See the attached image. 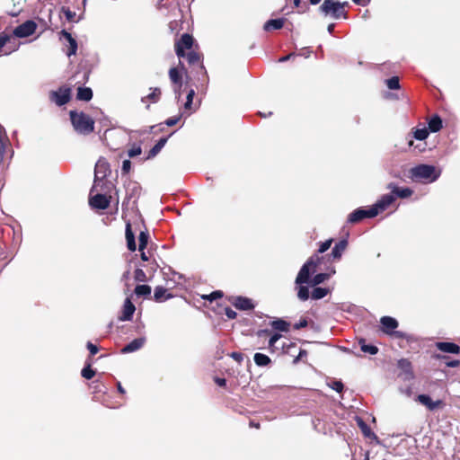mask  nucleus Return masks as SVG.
<instances>
[{
  "label": "nucleus",
  "mask_w": 460,
  "mask_h": 460,
  "mask_svg": "<svg viewBox=\"0 0 460 460\" xmlns=\"http://www.w3.org/2000/svg\"><path fill=\"white\" fill-rule=\"evenodd\" d=\"M174 51L180 60L181 58L187 60L191 72H196L198 80L205 81L208 79L207 70L203 64V54L192 35L183 33L176 40Z\"/></svg>",
  "instance_id": "obj_1"
},
{
  "label": "nucleus",
  "mask_w": 460,
  "mask_h": 460,
  "mask_svg": "<svg viewBox=\"0 0 460 460\" xmlns=\"http://www.w3.org/2000/svg\"><path fill=\"white\" fill-rule=\"evenodd\" d=\"M69 117L75 131L83 136H88L94 131L95 121L84 111H70Z\"/></svg>",
  "instance_id": "obj_2"
},
{
  "label": "nucleus",
  "mask_w": 460,
  "mask_h": 460,
  "mask_svg": "<svg viewBox=\"0 0 460 460\" xmlns=\"http://www.w3.org/2000/svg\"><path fill=\"white\" fill-rule=\"evenodd\" d=\"M349 2H340L336 0H324L318 8V12L324 17H332L339 20L341 18L348 19Z\"/></svg>",
  "instance_id": "obj_3"
},
{
  "label": "nucleus",
  "mask_w": 460,
  "mask_h": 460,
  "mask_svg": "<svg viewBox=\"0 0 460 460\" xmlns=\"http://www.w3.org/2000/svg\"><path fill=\"white\" fill-rule=\"evenodd\" d=\"M323 260V256L320 257L318 254L311 256L300 269L296 278V284L302 285L311 282V275L316 271L318 265L322 263Z\"/></svg>",
  "instance_id": "obj_4"
},
{
  "label": "nucleus",
  "mask_w": 460,
  "mask_h": 460,
  "mask_svg": "<svg viewBox=\"0 0 460 460\" xmlns=\"http://www.w3.org/2000/svg\"><path fill=\"white\" fill-rule=\"evenodd\" d=\"M411 177L415 181H436L439 173L436 172V168L429 164H419L410 171Z\"/></svg>",
  "instance_id": "obj_5"
},
{
  "label": "nucleus",
  "mask_w": 460,
  "mask_h": 460,
  "mask_svg": "<svg viewBox=\"0 0 460 460\" xmlns=\"http://www.w3.org/2000/svg\"><path fill=\"white\" fill-rule=\"evenodd\" d=\"M183 74L186 76V79H189V75L186 66L180 60L179 65L176 67H171L169 69L168 75L169 78L172 82L173 91L178 98L181 96V90L183 85Z\"/></svg>",
  "instance_id": "obj_6"
},
{
  "label": "nucleus",
  "mask_w": 460,
  "mask_h": 460,
  "mask_svg": "<svg viewBox=\"0 0 460 460\" xmlns=\"http://www.w3.org/2000/svg\"><path fill=\"white\" fill-rule=\"evenodd\" d=\"M381 323V331L390 336H393L396 339H406L408 341L412 340V337L402 332L401 331H395L398 327L399 323L395 318L391 316H383L380 319Z\"/></svg>",
  "instance_id": "obj_7"
},
{
  "label": "nucleus",
  "mask_w": 460,
  "mask_h": 460,
  "mask_svg": "<svg viewBox=\"0 0 460 460\" xmlns=\"http://www.w3.org/2000/svg\"><path fill=\"white\" fill-rule=\"evenodd\" d=\"M49 99L58 106H63L70 101L71 90L68 87H60L58 91L50 92Z\"/></svg>",
  "instance_id": "obj_8"
},
{
  "label": "nucleus",
  "mask_w": 460,
  "mask_h": 460,
  "mask_svg": "<svg viewBox=\"0 0 460 460\" xmlns=\"http://www.w3.org/2000/svg\"><path fill=\"white\" fill-rule=\"evenodd\" d=\"M376 216V209L374 210L372 209V208L368 209L359 208L355 209L349 215L348 222L350 224H357L365 218H372L375 217Z\"/></svg>",
  "instance_id": "obj_9"
},
{
  "label": "nucleus",
  "mask_w": 460,
  "mask_h": 460,
  "mask_svg": "<svg viewBox=\"0 0 460 460\" xmlns=\"http://www.w3.org/2000/svg\"><path fill=\"white\" fill-rule=\"evenodd\" d=\"M37 23L32 20H28L18 25L13 31L17 38H26L32 35L37 29Z\"/></svg>",
  "instance_id": "obj_10"
},
{
  "label": "nucleus",
  "mask_w": 460,
  "mask_h": 460,
  "mask_svg": "<svg viewBox=\"0 0 460 460\" xmlns=\"http://www.w3.org/2000/svg\"><path fill=\"white\" fill-rule=\"evenodd\" d=\"M228 301L238 310L248 311L255 307L251 298L242 296H232L228 297Z\"/></svg>",
  "instance_id": "obj_11"
},
{
  "label": "nucleus",
  "mask_w": 460,
  "mask_h": 460,
  "mask_svg": "<svg viewBox=\"0 0 460 460\" xmlns=\"http://www.w3.org/2000/svg\"><path fill=\"white\" fill-rule=\"evenodd\" d=\"M394 201H395L394 195L389 194V193L385 194L371 208L374 210L376 209V216H377L379 213H382L385 210H386L389 208V206H391Z\"/></svg>",
  "instance_id": "obj_12"
},
{
  "label": "nucleus",
  "mask_w": 460,
  "mask_h": 460,
  "mask_svg": "<svg viewBox=\"0 0 460 460\" xmlns=\"http://www.w3.org/2000/svg\"><path fill=\"white\" fill-rule=\"evenodd\" d=\"M386 189L391 192L389 194H393L395 196V199H406L411 197L413 194V190L408 187H399L394 182H390L387 184Z\"/></svg>",
  "instance_id": "obj_13"
},
{
  "label": "nucleus",
  "mask_w": 460,
  "mask_h": 460,
  "mask_svg": "<svg viewBox=\"0 0 460 460\" xmlns=\"http://www.w3.org/2000/svg\"><path fill=\"white\" fill-rule=\"evenodd\" d=\"M397 367L401 370L399 376L403 375L404 380H411L414 378V373L412 369V364L408 358H401L397 362Z\"/></svg>",
  "instance_id": "obj_14"
},
{
  "label": "nucleus",
  "mask_w": 460,
  "mask_h": 460,
  "mask_svg": "<svg viewBox=\"0 0 460 460\" xmlns=\"http://www.w3.org/2000/svg\"><path fill=\"white\" fill-rule=\"evenodd\" d=\"M416 401L424 405L429 411H434L444 406L442 400L433 401L428 394H419Z\"/></svg>",
  "instance_id": "obj_15"
},
{
  "label": "nucleus",
  "mask_w": 460,
  "mask_h": 460,
  "mask_svg": "<svg viewBox=\"0 0 460 460\" xmlns=\"http://www.w3.org/2000/svg\"><path fill=\"white\" fill-rule=\"evenodd\" d=\"M111 197L104 194H96L90 198L89 204L92 208L97 209H106L110 206Z\"/></svg>",
  "instance_id": "obj_16"
},
{
  "label": "nucleus",
  "mask_w": 460,
  "mask_h": 460,
  "mask_svg": "<svg viewBox=\"0 0 460 460\" xmlns=\"http://www.w3.org/2000/svg\"><path fill=\"white\" fill-rule=\"evenodd\" d=\"M151 93L141 98V102L146 104V109H149L150 103H156L160 101L162 91L159 87L150 88Z\"/></svg>",
  "instance_id": "obj_17"
},
{
  "label": "nucleus",
  "mask_w": 460,
  "mask_h": 460,
  "mask_svg": "<svg viewBox=\"0 0 460 460\" xmlns=\"http://www.w3.org/2000/svg\"><path fill=\"white\" fill-rule=\"evenodd\" d=\"M435 347L441 352L448 354H459L460 346L454 342L447 341H438L435 343Z\"/></svg>",
  "instance_id": "obj_18"
},
{
  "label": "nucleus",
  "mask_w": 460,
  "mask_h": 460,
  "mask_svg": "<svg viewBox=\"0 0 460 460\" xmlns=\"http://www.w3.org/2000/svg\"><path fill=\"white\" fill-rule=\"evenodd\" d=\"M135 311H136V307H135L134 304L131 302L130 298H126L124 301L121 314L119 316V320H120V321L131 320Z\"/></svg>",
  "instance_id": "obj_19"
},
{
  "label": "nucleus",
  "mask_w": 460,
  "mask_h": 460,
  "mask_svg": "<svg viewBox=\"0 0 460 460\" xmlns=\"http://www.w3.org/2000/svg\"><path fill=\"white\" fill-rule=\"evenodd\" d=\"M145 343H146V338L145 337L137 338V339L133 340L132 341H130L126 346H124L120 349V352L122 354H128V353H131V352L137 351L139 349H141L144 346Z\"/></svg>",
  "instance_id": "obj_20"
},
{
  "label": "nucleus",
  "mask_w": 460,
  "mask_h": 460,
  "mask_svg": "<svg viewBox=\"0 0 460 460\" xmlns=\"http://www.w3.org/2000/svg\"><path fill=\"white\" fill-rule=\"evenodd\" d=\"M61 37H63L68 42V49L66 51V55L71 57L72 55H75L77 51V41L71 35V33L67 32L66 30H62L60 31Z\"/></svg>",
  "instance_id": "obj_21"
},
{
  "label": "nucleus",
  "mask_w": 460,
  "mask_h": 460,
  "mask_svg": "<svg viewBox=\"0 0 460 460\" xmlns=\"http://www.w3.org/2000/svg\"><path fill=\"white\" fill-rule=\"evenodd\" d=\"M125 235L128 249L130 252H135L137 250V244L135 241V234L132 231L131 224L129 221L126 223Z\"/></svg>",
  "instance_id": "obj_22"
},
{
  "label": "nucleus",
  "mask_w": 460,
  "mask_h": 460,
  "mask_svg": "<svg viewBox=\"0 0 460 460\" xmlns=\"http://www.w3.org/2000/svg\"><path fill=\"white\" fill-rule=\"evenodd\" d=\"M348 241L346 239L340 240L332 248L331 256L333 260H340L342 253L347 249Z\"/></svg>",
  "instance_id": "obj_23"
},
{
  "label": "nucleus",
  "mask_w": 460,
  "mask_h": 460,
  "mask_svg": "<svg viewBox=\"0 0 460 460\" xmlns=\"http://www.w3.org/2000/svg\"><path fill=\"white\" fill-rule=\"evenodd\" d=\"M287 20L285 18L271 19L267 21L263 25V30L266 31H271L275 30H280Z\"/></svg>",
  "instance_id": "obj_24"
},
{
  "label": "nucleus",
  "mask_w": 460,
  "mask_h": 460,
  "mask_svg": "<svg viewBox=\"0 0 460 460\" xmlns=\"http://www.w3.org/2000/svg\"><path fill=\"white\" fill-rule=\"evenodd\" d=\"M432 358L437 360H443L445 361V365L447 367H458L460 366V360L459 359H452L450 360L449 358L444 354L440 353H433Z\"/></svg>",
  "instance_id": "obj_25"
},
{
  "label": "nucleus",
  "mask_w": 460,
  "mask_h": 460,
  "mask_svg": "<svg viewBox=\"0 0 460 460\" xmlns=\"http://www.w3.org/2000/svg\"><path fill=\"white\" fill-rule=\"evenodd\" d=\"M172 297V295L167 293V289L162 286H158L155 288L154 299L156 302H163Z\"/></svg>",
  "instance_id": "obj_26"
},
{
  "label": "nucleus",
  "mask_w": 460,
  "mask_h": 460,
  "mask_svg": "<svg viewBox=\"0 0 460 460\" xmlns=\"http://www.w3.org/2000/svg\"><path fill=\"white\" fill-rule=\"evenodd\" d=\"M167 140L168 137H161L158 142L149 150L146 159L154 158L156 155H158L166 144Z\"/></svg>",
  "instance_id": "obj_27"
},
{
  "label": "nucleus",
  "mask_w": 460,
  "mask_h": 460,
  "mask_svg": "<svg viewBox=\"0 0 460 460\" xmlns=\"http://www.w3.org/2000/svg\"><path fill=\"white\" fill-rule=\"evenodd\" d=\"M110 164L104 158H100L95 164V173H102V177L107 176V172H110Z\"/></svg>",
  "instance_id": "obj_28"
},
{
  "label": "nucleus",
  "mask_w": 460,
  "mask_h": 460,
  "mask_svg": "<svg viewBox=\"0 0 460 460\" xmlns=\"http://www.w3.org/2000/svg\"><path fill=\"white\" fill-rule=\"evenodd\" d=\"M76 98L80 101L89 102L93 98V91L89 87H78Z\"/></svg>",
  "instance_id": "obj_29"
},
{
  "label": "nucleus",
  "mask_w": 460,
  "mask_h": 460,
  "mask_svg": "<svg viewBox=\"0 0 460 460\" xmlns=\"http://www.w3.org/2000/svg\"><path fill=\"white\" fill-rule=\"evenodd\" d=\"M358 425L366 438L377 439V436L372 431L371 428L361 419L358 420Z\"/></svg>",
  "instance_id": "obj_30"
},
{
  "label": "nucleus",
  "mask_w": 460,
  "mask_h": 460,
  "mask_svg": "<svg viewBox=\"0 0 460 460\" xmlns=\"http://www.w3.org/2000/svg\"><path fill=\"white\" fill-rule=\"evenodd\" d=\"M442 128V119L438 115H434L429 121V130L438 132Z\"/></svg>",
  "instance_id": "obj_31"
},
{
  "label": "nucleus",
  "mask_w": 460,
  "mask_h": 460,
  "mask_svg": "<svg viewBox=\"0 0 460 460\" xmlns=\"http://www.w3.org/2000/svg\"><path fill=\"white\" fill-rule=\"evenodd\" d=\"M271 327L279 332H288L290 323L283 319H277L270 323Z\"/></svg>",
  "instance_id": "obj_32"
},
{
  "label": "nucleus",
  "mask_w": 460,
  "mask_h": 460,
  "mask_svg": "<svg viewBox=\"0 0 460 460\" xmlns=\"http://www.w3.org/2000/svg\"><path fill=\"white\" fill-rule=\"evenodd\" d=\"M253 359L255 364L259 367H266L271 362V359L267 355L262 353H255Z\"/></svg>",
  "instance_id": "obj_33"
},
{
  "label": "nucleus",
  "mask_w": 460,
  "mask_h": 460,
  "mask_svg": "<svg viewBox=\"0 0 460 460\" xmlns=\"http://www.w3.org/2000/svg\"><path fill=\"white\" fill-rule=\"evenodd\" d=\"M359 345H360V349L364 353H368L370 355H376L378 352V348L376 346L367 344L366 341L364 339L359 340Z\"/></svg>",
  "instance_id": "obj_34"
},
{
  "label": "nucleus",
  "mask_w": 460,
  "mask_h": 460,
  "mask_svg": "<svg viewBox=\"0 0 460 460\" xmlns=\"http://www.w3.org/2000/svg\"><path fill=\"white\" fill-rule=\"evenodd\" d=\"M81 376L87 380L92 379L95 376V370L92 368L91 361L85 363L84 367L81 371Z\"/></svg>",
  "instance_id": "obj_35"
},
{
  "label": "nucleus",
  "mask_w": 460,
  "mask_h": 460,
  "mask_svg": "<svg viewBox=\"0 0 460 460\" xmlns=\"http://www.w3.org/2000/svg\"><path fill=\"white\" fill-rule=\"evenodd\" d=\"M148 240H149L148 231L147 230L141 231L139 234V236H138V242H139L138 250L139 251H144L146 249V247L147 246V243H148Z\"/></svg>",
  "instance_id": "obj_36"
},
{
  "label": "nucleus",
  "mask_w": 460,
  "mask_h": 460,
  "mask_svg": "<svg viewBox=\"0 0 460 460\" xmlns=\"http://www.w3.org/2000/svg\"><path fill=\"white\" fill-rule=\"evenodd\" d=\"M329 293V289L325 288L317 287L312 291V298L318 300L323 298Z\"/></svg>",
  "instance_id": "obj_37"
},
{
  "label": "nucleus",
  "mask_w": 460,
  "mask_h": 460,
  "mask_svg": "<svg viewBox=\"0 0 460 460\" xmlns=\"http://www.w3.org/2000/svg\"><path fill=\"white\" fill-rule=\"evenodd\" d=\"M135 294L138 296H149L151 294V287L148 285H137L135 288Z\"/></svg>",
  "instance_id": "obj_38"
},
{
  "label": "nucleus",
  "mask_w": 460,
  "mask_h": 460,
  "mask_svg": "<svg viewBox=\"0 0 460 460\" xmlns=\"http://www.w3.org/2000/svg\"><path fill=\"white\" fill-rule=\"evenodd\" d=\"M297 297L302 300L305 301L309 298V289L307 287L302 285H298L297 288Z\"/></svg>",
  "instance_id": "obj_39"
},
{
  "label": "nucleus",
  "mask_w": 460,
  "mask_h": 460,
  "mask_svg": "<svg viewBox=\"0 0 460 460\" xmlns=\"http://www.w3.org/2000/svg\"><path fill=\"white\" fill-rule=\"evenodd\" d=\"M330 275L328 273H318L314 276L313 279L311 280V284L313 286L319 285L323 282H324L326 279H328Z\"/></svg>",
  "instance_id": "obj_40"
},
{
  "label": "nucleus",
  "mask_w": 460,
  "mask_h": 460,
  "mask_svg": "<svg viewBox=\"0 0 460 460\" xmlns=\"http://www.w3.org/2000/svg\"><path fill=\"white\" fill-rule=\"evenodd\" d=\"M387 87L391 90H396L400 88V79L398 76H393L385 81Z\"/></svg>",
  "instance_id": "obj_41"
},
{
  "label": "nucleus",
  "mask_w": 460,
  "mask_h": 460,
  "mask_svg": "<svg viewBox=\"0 0 460 460\" xmlns=\"http://www.w3.org/2000/svg\"><path fill=\"white\" fill-rule=\"evenodd\" d=\"M413 136L418 140H425L429 136V130L426 128H418L413 132Z\"/></svg>",
  "instance_id": "obj_42"
},
{
  "label": "nucleus",
  "mask_w": 460,
  "mask_h": 460,
  "mask_svg": "<svg viewBox=\"0 0 460 460\" xmlns=\"http://www.w3.org/2000/svg\"><path fill=\"white\" fill-rule=\"evenodd\" d=\"M328 385L335 390L336 392L338 393H341L343 391V388H344V385L342 384L341 381L340 380H336V379H332L331 380L329 383H328Z\"/></svg>",
  "instance_id": "obj_43"
},
{
  "label": "nucleus",
  "mask_w": 460,
  "mask_h": 460,
  "mask_svg": "<svg viewBox=\"0 0 460 460\" xmlns=\"http://www.w3.org/2000/svg\"><path fill=\"white\" fill-rule=\"evenodd\" d=\"M194 95H195V91L193 89H190L187 93V100L184 104L185 110H188V111L192 110V101H193Z\"/></svg>",
  "instance_id": "obj_44"
},
{
  "label": "nucleus",
  "mask_w": 460,
  "mask_h": 460,
  "mask_svg": "<svg viewBox=\"0 0 460 460\" xmlns=\"http://www.w3.org/2000/svg\"><path fill=\"white\" fill-rule=\"evenodd\" d=\"M134 279L138 282H146L147 280L146 275L142 269H136L134 272Z\"/></svg>",
  "instance_id": "obj_45"
},
{
  "label": "nucleus",
  "mask_w": 460,
  "mask_h": 460,
  "mask_svg": "<svg viewBox=\"0 0 460 460\" xmlns=\"http://www.w3.org/2000/svg\"><path fill=\"white\" fill-rule=\"evenodd\" d=\"M223 296L224 294L221 290H216L210 293L209 295L202 296V298L212 302L214 300L221 298Z\"/></svg>",
  "instance_id": "obj_46"
},
{
  "label": "nucleus",
  "mask_w": 460,
  "mask_h": 460,
  "mask_svg": "<svg viewBox=\"0 0 460 460\" xmlns=\"http://www.w3.org/2000/svg\"><path fill=\"white\" fill-rule=\"evenodd\" d=\"M293 4L296 8H299V13H305L309 11V5L301 0H294Z\"/></svg>",
  "instance_id": "obj_47"
},
{
  "label": "nucleus",
  "mask_w": 460,
  "mask_h": 460,
  "mask_svg": "<svg viewBox=\"0 0 460 460\" xmlns=\"http://www.w3.org/2000/svg\"><path fill=\"white\" fill-rule=\"evenodd\" d=\"M332 239H328L323 243H320V246H319V249H318V252L319 253H323L325 252L332 245Z\"/></svg>",
  "instance_id": "obj_48"
},
{
  "label": "nucleus",
  "mask_w": 460,
  "mask_h": 460,
  "mask_svg": "<svg viewBox=\"0 0 460 460\" xmlns=\"http://www.w3.org/2000/svg\"><path fill=\"white\" fill-rule=\"evenodd\" d=\"M142 153V149L140 146H134L128 152V155L130 158L139 155Z\"/></svg>",
  "instance_id": "obj_49"
},
{
  "label": "nucleus",
  "mask_w": 460,
  "mask_h": 460,
  "mask_svg": "<svg viewBox=\"0 0 460 460\" xmlns=\"http://www.w3.org/2000/svg\"><path fill=\"white\" fill-rule=\"evenodd\" d=\"M131 169V162L129 160H124L122 163L121 171L123 174H128Z\"/></svg>",
  "instance_id": "obj_50"
},
{
  "label": "nucleus",
  "mask_w": 460,
  "mask_h": 460,
  "mask_svg": "<svg viewBox=\"0 0 460 460\" xmlns=\"http://www.w3.org/2000/svg\"><path fill=\"white\" fill-rule=\"evenodd\" d=\"M181 115L171 117L165 120V124L169 127H172L179 122V120L181 119Z\"/></svg>",
  "instance_id": "obj_51"
},
{
  "label": "nucleus",
  "mask_w": 460,
  "mask_h": 460,
  "mask_svg": "<svg viewBox=\"0 0 460 460\" xmlns=\"http://www.w3.org/2000/svg\"><path fill=\"white\" fill-rule=\"evenodd\" d=\"M225 314L228 319H235L237 317V313L230 307L225 308Z\"/></svg>",
  "instance_id": "obj_52"
},
{
  "label": "nucleus",
  "mask_w": 460,
  "mask_h": 460,
  "mask_svg": "<svg viewBox=\"0 0 460 460\" xmlns=\"http://www.w3.org/2000/svg\"><path fill=\"white\" fill-rule=\"evenodd\" d=\"M229 356L234 359L236 362H238L239 364L242 363L243 359V355L240 352H236V351H234V352H231L229 354Z\"/></svg>",
  "instance_id": "obj_53"
},
{
  "label": "nucleus",
  "mask_w": 460,
  "mask_h": 460,
  "mask_svg": "<svg viewBox=\"0 0 460 460\" xmlns=\"http://www.w3.org/2000/svg\"><path fill=\"white\" fill-rule=\"evenodd\" d=\"M307 325H308V321L305 318H302V319H300V321L298 323H295L293 327L295 330H299V329L306 327Z\"/></svg>",
  "instance_id": "obj_54"
},
{
  "label": "nucleus",
  "mask_w": 460,
  "mask_h": 460,
  "mask_svg": "<svg viewBox=\"0 0 460 460\" xmlns=\"http://www.w3.org/2000/svg\"><path fill=\"white\" fill-rule=\"evenodd\" d=\"M281 338V334L279 333H274L270 336L269 340V347L272 348L275 343Z\"/></svg>",
  "instance_id": "obj_55"
},
{
  "label": "nucleus",
  "mask_w": 460,
  "mask_h": 460,
  "mask_svg": "<svg viewBox=\"0 0 460 460\" xmlns=\"http://www.w3.org/2000/svg\"><path fill=\"white\" fill-rule=\"evenodd\" d=\"M63 12L65 13L66 18L67 21L72 22L74 18L75 17V13L71 11L70 9H65L63 8Z\"/></svg>",
  "instance_id": "obj_56"
},
{
  "label": "nucleus",
  "mask_w": 460,
  "mask_h": 460,
  "mask_svg": "<svg viewBox=\"0 0 460 460\" xmlns=\"http://www.w3.org/2000/svg\"><path fill=\"white\" fill-rule=\"evenodd\" d=\"M86 346L91 353V356L95 355L99 351L98 347L96 345L93 344L91 341H88Z\"/></svg>",
  "instance_id": "obj_57"
},
{
  "label": "nucleus",
  "mask_w": 460,
  "mask_h": 460,
  "mask_svg": "<svg viewBox=\"0 0 460 460\" xmlns=\"http://www.w3.org/2000/svg\"><path fill=\"white\" fill-rule=\"evenodd\" d=\"M215 383L219 386H226V380L225 378L216 377Z\"/></svg>",
  "instance_id": "obj_58"
},
{
  "label": "nucleus",
  "mask_w": 460,
  "mask_h": 460,
  "mask_svg": "<svg viewBox=\"0 0 460 460\" xmlns=\"http://www.w3.org/2000/svg\"><path fill=\"white\" fill-rule=\"evenodd\" d=\"M270 331L268 330V329H264V330H259L257 332V335L259 337H262V336H266V335H270Z\"/></svg>",
  "instance_id": "obj_59"
},
{
  "label": "nucleus",
  "mask_w": 460,
  "mask_h": 460,
  "mask_svg": "<svg viewBox=\"0 0 460 460\" xmlns=\"http://www.w3.org/2000/svg\"><path fill=\"white\" fill-rule=\"evenodd\" d=\"M295 56H296V53H290L287 56L281 57L279 59V62H286V61L289 60L292 57H295Z\"/></svg>",
  "instance_id": "obj_60"
},
{
  "label": "nucleus",
  "mask_w": 460,
  "mask_h": 460,
  "mask_svg": "<svg viewBox=\"0 0 460 460\" xmlns=\"http://www.w3.org/2000/svg\"><path fill=\"white\" fill-rule=\"evenodd\" d=\"M306 355H307L306 350H305V349H301V350L299 351L298 356H297V357H296V358L295 359V362H296L297 360L301 359L303 357H306Z\"/></svg>",
  "instance_id": "obj_61"
},
{
  "label": "nucleus",
  "mask_w": 460,
  "mask_h": 460,
  "mask_svg": "<svg viewBox=\"0 0 460 460\" xmlns=\"http://www.w3.org/2000/svg\"><path fill=\"white\" fill-rule=\"evenodd\" d=\"M356 4L365 6L370 0H352Z\"/></svg>",
  "instance_id": "obj_62"
},
{
  "label": "nucleus",
  "mask_w": 460,
  "mask_h": 460,
  "mask_svg": "<svg viewBox=\"0 0 460 460\" xmlns=\"http://www.w3.org/2000/svg\"><path fill=\"white\" fill-rule=\"evenodd\" d=\"M117 388H118V391L120 394H126V391L125 389L123 388V386L121 385V383L120 382H118L117 383Z\"/></svg>",
  "instance_id": "obj_63"
},
{
  "label": "nucleus",
  "mask_w": 460,
  "mask_h": 460,
  "mask_svg": "<svg viewBox=\"0 0 460 460\" xmlns=\"http://www.w3.org/2000/svg\"><path fill=\"white\" fill-rule=\"evenodd\" d=\"M249 426H250L251 428H255V429H260V428H261L260 423H259V422H255V421H254V420H250V422H249Z\"/></svg>",
  "instance_id": "obj_64"
}]
</instances>
